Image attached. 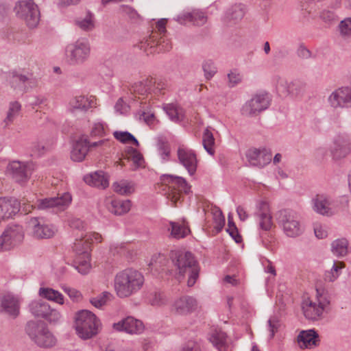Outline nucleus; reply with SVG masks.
Here are the masks:
<instances>
[{
    "label": "nucleus",
    "instance_id": "f257e3e1",
    "mask_svg": "<svg viewBox=\"0 0 351 351\" xmlns=\"http://www.w3.org/2000/svg\"><path fill=\"white\" fill-rule=\"evenodd\" d=\"M145 282L141 272L134 269H125L118 272L114 279V289L119 298H127L137 293Z\"/></svg>",
    "mask_w": 351,
    "mask_h": 351
},
{
    "label": "nucleus",
    "instance_id": "f03ea898",
    "mask_svg": "<svg viewBox=\"0 0 351 351\" xmlns=\"http://www.w3.org/2000/svg\"><path fill=\"white\" fill-rule=\"evenodd\" d=\"M169 256L176 267L178 278L180 280L186 274H188L187 285L193 287L199 273V267L193 254L189 252L174 250L171 251Z\"/></svg>",
    "mask_w": 351,
    "mask_h": 351
},
{
    "label": "nucleus",
    "instance_id": "7ed1b4c3",
    "mask_svg": "<svg viewBox=\"0 0 351 351\" xmlns=\"http://www.w3.org/2000/svg\"><path fill=\"white\" fill-rule=\"evenodd\" d=\"M99 325V320L89 311L82 310L75 316V328L77 335L81 339L93 338L98 333Z\"/></svg>",
    "mask_w": 351,
    "mask_h": 351
},
{
    "label": "nucleus",
    "instance_id": "20e7f679",
    "mask_svg": "<svg viewBox=\"0 0 351 351\" xmlns=\"http://www.w3.org/2000/svg\"><path fill=\"white\" fill-rule=\"evenodd\" d=\"M90 51L89 41L86 38H80L66 46L65 59L70 65H82L89 59Z\"/></svg>",
    "mask_w": 351,
    "mask_h": 351
},
{
    "label": "nucleus",
    "instance_id": "39448f33",
    "mask_svg": "<svg viewBox=\"0 0 351 351\" xmlns=\"http://www.w3.org/2000/svg\"><path fill=\"white\" fill-rule=\"evenodd\" d=\"M277 219L283 232L288 237H298L302 235L304 231V227L301 222L300 215L293 210H280Z\"/></svg>",
    "mask_w": 351,
    "mask_h": 351
},
{
    "label": "nucleus",
    "instance_id": "423d86ee",
    "mask_svg": "<svg viewBox=\"0 0 351 351\" xmlns=\"http://www.w3.org/2000/svg\"><path fill=\"white\" fill-rule=\"evenodd\" d=\"M25 330L29 337L40 347H51L56 343L55 337L43 324L29 322Z\"/></svg>",
    "mask_w": 351,
    "mask_h": 351
},
{
    "label": "nucleus",
    "instance_id": "0eeeda50",
    "mask_svg": "<svg viewBox=\"0 0 351 351\" xmlns=\"http://www.w3.org/2000/svg\"><path fill=\"white\" fill-rule=\"evenodd\" d=\"M14 10L16 16L23 20L29 28H35L40 21V11L32 0H23L16 3Z\"/></svg>",
    "mask_w": 351,
    "mask_h": 351
},
{
    "label": "nucleus",
    "instance_id": "6e6552de",
    "mask_svg": "<svg viewBox=\"0 0 351 351\" xmlns=\"http://www.w3.org/2000/svg\"><path fill=\"white\" fill-rule=\"evenodd\" d=\"M138 47L147 55L155 53L169 51L171 47V43L166 36H159L153 34L151 36L145 37L138 44Z\"/></svg>",
    "mask_w": 351,
    "mask_h": 351
},
{
    "label": "nucleus",
    "instance_id": "1a4fd4ad",
    "mask_svg": "<svg viewBox=\"0 0 351 351\" xmlns=\"http://www.w3.org/2000/svg\"><path fill=\"white\" fill-rule=\"evenodd\" d=\"M162 180L170 190L167 198L175 204L180 200L182 193L188 194L190 192L191 186L182 177L165 175Z\"/></svg>",
    "mask_w": 351,
    "mask_h": 351
},
{
    "label": "nucleus",
    "instance_id": "9d476101",
    "mask_svg": "<svg viewBox=\"0 0 351 351\" xmlns=\"http://www.w3.org/2000/svg\"><path fill=\"white\" fill-rule=\"evenodd\" d=\"M271 104V97L267 93H261L254 95L247 101L241 108L243 115L254 117L267 110Z\"/></svg>",
    "mask_w": 351,
    "mask_h": 351
},
{
    "label": "nucleus",
    "instance_id": "9b49d317",
    "mask_svg": "<svg viewBox=\"0 0 351 351\" xmlns=\"http://www.w3.org/2000/svg\"><path fill=\"white\" fill-rule=\"evenodd\" d=\"M22 298L12 293H5L0 295V313L12 319L20 315Z\"/></svg>",
    "mask_w": 351,
    "mask_h": 351
},
{
    "label": "nucleus",
    "instance_id": "f8f14e48",
    "mask_svg": "<svg viewBox=\"0 0 351 351\" xmlns=\"http://www.w3.org/2000/svg\"><path fill=\"white\" fill-rule=\"evenodd\" d=\"M71 201V194L64 193L57 197L38 199L35 206L39 210H49L52 209L53 211L58 212L65 210L70 205Z\"/></svg>",
    "mask_w": 351,
    "mask_h": 351
},
{
    "label": "nucleus",
    "instance_id": "ddd939ff",
    "mask_svg": "<svg viewBox=\"0 0 351 351\" xmlns=\"http://www.w3.org/2000/svg\"><path fill=\"white\" fill-rule=\"evenodd\" d=\"M329 151L334 160H340L351 154V139L346 134L335 136L330 145Z\"/></svg>",
    "mask_w": 351,
    "mask_h": 351
},
{
    "label": "nucleus",
    "instance_id": "4468645a",
    "mask_svg": "<svg viewBox=\"0 0 351 351\" xmlns=\"http://www.w3.org/2000/svg\"><path fill=\"white\" fill-rule=\"evenodd\" d=\"M177 157L178 163L184 167L190 176H193L197 171L198 162L195 151L184 145H179Z\"/></svg>",
    "mask_w": 351,
    "mask_h": 351
},
{
    "label": "nucleus",
    "instance_id": "2eb2a0df",
    "mask_svg": "<svg viewBox=\"0 0 351 351\" xmlns=\"http://www.w3.org/2000/svg\"><path fill=\"white\" fill-rule=\"evenodd\" d=\"M199 308L198 301L190 295H184L176 298L171 306V311L179 315H188Z\"/></svg>",
    "mask_w": 351,
    "mask_h": 351
},
{
    "label": "nucleus",
    "instance_id": "dca6fc26",
    "mask_svg": "<svg viewBox=\"0 0 351 351\" xmlns=\"http://www.w3.org/2000/svg\"><path fill=\"white\" fill-rule=\"evenodd\" d=\"M8 171L16 182L23 183L29 179L34 171V165L32 162L12 161L8 165Z\"/></svg>",
    "mask_w": 351,
    "mask_h": 351
},
{
    "label": "nucleus",
    "instance_id": "f3484780",
    "mask_svg": "<svg viewBox=\"0 0 351 351\" xmlns=\"http://www.w3.org/2000/svg\"><path fill=\"white\" fill-rule=\"evenodd\" d=\"M328 102L335 109L348 107L351 103V88L342 86L335 89L329 95Z\"/></svg>",
    "mask_w": 351,
    "mask_h": 351
},
{
    "label": "nucleus",
    "instance_id": "a211bd4d",
    "mask_svg": "<svg viewBox=\"0 0 351 351\" xmlns=\"http://www.w3.org/2000/svg\"><path fill=\"white\" fill-rule=\"evenodd\" d=\"M254 217L260 230L267 232L273 227L272 216L267 202L261 201L258 204Z\"/></svg>",
    "mask_w": 351,
    "mask_h": 351
},
{
    "label": "nucleus",
    "instance_id": "6ab92c4d",
    "mask_svg": "<svg viewBox=\"0 0 351 351\" xmlns=\"http://www.w3.org/2000/svg\"><path fill=\"white\" fill-rule=\"evenodd\" d=\"M28 223L34 237L38 239L51 238L56 231L53 226L45 224L43 218H32Z\"/></svg>",
    "mask_w": 351,
    "mask_h": 351
},
{
    "label": "nucleus",
    "instance_id": "aec40b11",
    "mask_svg": "<svg viewBox=\"0 0 351 351\" xmlns=\"http://www.w3.org/2000/svg\"><path fill=\"white\" fill-rule=\"evenodd\" d=\"M113 328L117 331H124L129 334L139 335L144 330L143 323L133 317H127L113 324Z\"/></svg>",
    "mask_w": 351,
    "mask_h": 351
},
{
    "label": "nucleus",
    "instance_id": "412c9836",
    "mask_svg": "<svg viewBox=\"0 0 351 351\" xmlns=\"http://www.w3.org/2000/svg\"><path fill=\"white\" fill-rule=\"evenodd\" d=\"M102 240L101 234L97 232H82L81 234L75 239V241L73 245V250L77 256H82V253L77 252L76 248L86 250L89 252L90 245L93 243H100Z\"/></svg>",
    "mask_w": 351,
    "mask_h": 351
},
{
    "label": "nucleus",
    "instance_id": "4be33fe9",
    "mask_svg": "<svg viewBox=\"0 0 351 351\" xmlns=\"http://www.w3.org/2000/svg\"><path fill=\"white\" fill-rule=\"evenodd\" d=\"M246 157L252 166L263 167L271 160V154L266 149H250L246 153Z\"/></svg>",
    "mask_w": 351,
    "mask_h": 351
},
{
    "label": "nucleus",
    "instance_id": "5701e85b",
    "mask_svg": "<svg viewBox=\"0 0 351 351\" xmlns=\"http://www.w3.org/2000/svg\"><path fill=\"white\" fill-rule=\"evenodd\" d=\"M332 203L330 197L325 194H317L312 199L314 211L322 215H333Z\"/></svg>",
    "mask_w": 351,
    "mask_h": 351
},
{
    "label": "nucleus",
    "instance_id": "b1692460",
    "mask_svg": "<svg viewBox=\"0 0 351 351\" xmlns=\"http://www.w3.org/2000/svg\"><path fill=\"white\" fill-rule=\"evenodd\" d=\"M71 111L80 110L86 112L90 108H95L97 100L94 96L78 95L73 97L69 103Z\"/></svg>",
    "mask_w": 351,
    "mask_h": 351
},
{
    "label": "nucleus",
    "instance_id": "393cba45",
    "mask_svg": "<svg viewBox=\"0 0 351 351\" xmlns=\"http://www.w3.org/2000/svg\"><path fill=\"white\" fill-rule=\"evenodd\" d=\"M319 337L315 329L302 330L298 336V346L302 349H311L319 343Z\"/></svg>",
    "mask_w": 351,
    "mask_h": 351
},
{
    "label": "nucleus",
    "instance_id": "a878e982",
    "mask_svg": "<svg viewBox=\"0 0 351 351\" xmlns=\"http://www.w3.org/2000/svg\"><path fill=\"white\" fill-rule=\"evenodd\" d=\"M19 211V203L14 199L0 197V221L12 218Z\"/></svg>",
    "mask_w": 351,
    "mask_h": 351
},
{
    "label": "nucleus",
    "instance_id": "bb28decb",
    "mask_svg": "<svg viewBox=\"0 0 351 351\" xmlns=\"http://www.w3.org/2000/svg\"><path fill=\"white\" fill-rule=\"evenodd\" d=\"M7 80L14 90L23 93L27 89V84L29 83V77L16 71H13L8 75Z\"/></svg>",
    "mask_w": 351,
    "mask_h": 351
},
{
    "label": "nucleus",
    "instance_id": "cd10ccee",
    "mask_svg": "<svg viewBox=\"0 0 351 351\" xmlns=\"http://www.w3.org/2000/svg\"><path fill=\"white\" fill-rule=\"evenodd\" d=\"M302 308L305 317L311 320H317L320 319L324 311L322 310V308L317 304V302L310 298H306L303 300Z\"/></svg>",
    "mask_w": 351,
    "mask_h": 351
},
{
    "label": "nucleus",
    "instance_id": "c85d7f7f",
    "mask_svg": "<svg viewBox=\"0 0 351 351\" xmlns=\"http://www.w3.org/2000/svg\"><path fill=\"white\" fill-rule=\"evenodd\" d=\"M84 182L88 185L104 189L109 185L108 176L102 171H97L84 177Z\"/></svg>",
    "mask_w": 351,
    "mask_h": 351
},
{
    "label": "nucleus",
    "instance_id": "c756f323",
    "mask_svg": "<svg viewBox=\"0 0 351 351\" xmlns=\"http://www.w3.org/2000/svg\"><path fill=\"white\" fill-rule=\"evenodd\" d=\"M88 152V141L80 138L73 145L71 152V158L75 162L82 161Z\"/></svg>",
    "mask_w": 351,
    "mask_h": 351
},
{
    "label": "nucleus",
    "instance_id": "7c9ffc66",
    "mask_svg": "<svg viewBox=\"0 0 351 351\" xmlns=\"http://www.w3.org/2000/svg\"><path fill=\"white\" fill-rule=\"evenodd\" d=\"M78 252L82 253V256H77L75 261V267L79 273L82 274H86L90 269V254L86 250H81L76 248Z\"/></svg>",
    "mask_w": 351,
    "mask_h": 351
},
{
    "label": "nucleus",
    "instance_id": "2f4dec72",
    "mask_svg": "<svg viewBox=\"0 0 351 351\" xmlns=\"http://www.w3.org/2000/svg\"><path fill=\"white\" fill-rule=\"evenodd\" d=\"M11 245L14 247L23 239V232L21 226L18 225L9 226L3 232Z\"/></svg>",
    "mask_w": 351,
    "mask_h": 351
},
{
    "label": "nucleus",
    "instance_id": "473e14b6",
    "mask_svg": "<svg viewBox=\"0 0 351 351\" xmlns=\"http://www.w3.org/2000/svg\"><path fill=\"white\" fill-rule=\"evenodd\" d=\"M153 78H147L135 82L130 88L132 94L136 96H145L149 94L152 90Z\"/></svg>",
    "mask_w": 351,
    "mask_h": 351
},
{
    "label": "nucleus",
    "instance_id": "72a5a7b5",
    "mask_svg": "<svg viewBox=\"0 0 351 351\" xmlns=\"http://www.w3.org/2000/svg\"><path fill=\"white\" fill-rule=\"evenodd\" d=\"M132 202L129 199H113L108 206V210L116 215L127 213L131 208Z\"/></svg>",
    "mask_w": 351,
    "mask_h": 351
},
{
    "label": "nucleus",
    "instance_id": "f704fd0d",
    "mask_svg": "<svg viewBox=\"0 0 351 351\" xmlns=\"http://www.w3.org/2000/svg\"><path fill=\"white\" fill-rule=\"evenodd\" d=\"M226 337L224 332L215 329L210 332L208 339L218 351H225Z\"/></svg>",
    "mask_w": 351,
    "mask_h": 351
},
{
    "label": "nucleus",
    "instance_id": "c9c22d12",
    "mask_svg": "<svg viewBox=\"0 0 351 351\" xmlns=\"http://www.w3.org/2000/svg\"><path fill=\"white\" fill-rule=\"evenodd\" d=\"M29 309L34 317L44 318L49 311V304L42 300H34L29 304Z\"/></svg>",
    "mask_w": 351,
    "mask_h": 351
},
{
    "label": "nucleus",
    "instance_id": "e433bc0d",
    "mask_svg": "<svg viewBox=\"0 0 351 351\" xmlns=\"http://www.w3.org/2000/svg\"><path fill=\"white\" fill-rule=\"evenodd\" d=\"M38 294L40 297L48 300L53 301L60 304L64 303V296L59 291L48 287H41L39 289Z\"/></svg>",
    "mask_w": 351,
    "mask_h": 351
},
{
    "label": "nucleus",
    "instance_id": "4c0bfd02",
    "mask_svg": "<svg viewBox=\"0 0 351 351\" xmlns=\"http://www.w3.org/2000/svg\"><path fill=\"white\" fill-rule=\"evenodd\" d=\"M332 254L337 257L346 256L348 252V241L345 238L337 239L331 243Z\"/></svg>",
    "mask_w": 351,
    "mask_h": 351
},
{
    "label": "nucleus",
    "instance_id": "58836bf2",
    "mask_svg": "<svg viewBox=\"0 0 351 351\" xmlns=\"http://www.w3.org/2000/svg\"><path fill=\"white\" fill-rule=\"evenodd\" d=\"M169 230L171 237L177 239L185 237L190 232L189 227L184 222H171Z\"/></svg>",
    "mask_w": 351,
    "mask_h": 351
},
{
    "label": "nucleus",
    "instance_id": "ea45409f",
    "mask_svg": "<svg viewBox=\"0 0 351 351\" xmlns=\"http://www.w3.org/2000/svg\"><path fill=\"white\" fill-rule=\"evenodd\" d=\"M75 23L82 30L90 32L95 27V16L92 13L88 12L84 18L77 19Z\"/></svg>",
    "mask_w": 351,
    "mask_h": 351
},
{
    "label": "nucleus",
    "instance_id": "a19ab883",
    "mask_svg": "<svg viewBox=\"0 0 351 351\" xmlns=\"http://www.w3.org/2000/svg\"><path fill=\"white\" fill-rule=\"evenodd\" d=\"M344 263L343 262L334 261L331 269L325 272L324 280L330 282L335 281L341 275Z\"/></svg>",
    "mask_w": 351,
    "mask_h": 351
},
{
    "label": "nucleus",
    "instance_id": "79ce46f5",
    "mask_svg": "<svg viewBox=\"0 0 351 351\" xmlns=\"http://www.w3.org/2000/svg\"><path fill=\"white\" fill-rule=\"evenodd\" d=\"M245 14V6L237 4L232 6L226 12V17L230 21L237 22L243 19Z\"/></svg>",
    "mask_w": 351,
    "mask_h": 351
},
{
    "label": "nucleus",
    "instance_id": "37998d69",
    "mask_svg": "<svg viewBox=\"0 0 351 351\" xmlns=\"http://www.w3.org/2000/svg\"><path fill=\"white\" fill-rule=\"evenodd\" d=\"M164 110L171 121L177 123L182 120L183 113L182 108L169 104L164 106Z\"/></svg>",
    "mask_w": 351,
    "mask_h": 351
},
{
    "label": "nucleus",
    "instance_id": "c03bdc74",
    "mask_svg": "<svg viewBox=\"0 0 351 351\" xmlns=\"http://www.w3.org/2000/svg\"><path fill=\"white\" fill-rule=\"evenodd\" d=\"M21 110V105L19 101H15L10 103L7 116L4 120L6 125H9L14 121L19 115Z\"/></svg>",
    "mask_w": 351,
    "mask_h": 351
},
{
    "label": "nucleus",
    "instance_id": "a18cd8bd",
    "mask_svg": "<svg viewBox=\"0 0 351 351\" xmlns=\"http://www.w3.org/2000/svg\"><path fill=\"white\" fill-rule=\"evenodd\" d=\"M112 187L116 193L121 195H129L134 191L133 184L126 180L114 182Z\"/></svg>",
    "mask_w": 351,
    "mask_h": 351
},
{
    "label": "nucleus",
    "instance_id": "49530a36",
    "mask_svg": "<svg viewBox=\"0 0 351 351\" xmlns=\"http://www.w3.org/2000/svg\"><path fill=\"white\" fill-rule=\"evenodd\" d=\"M202 143L204 148L205 150L210 154V155H214L215 150H214V145H215V138L213 136V133L210 132V130L208 128H206L203 134V139H202Z\"/></svg>",
    "mask_w": 351,
    "mask_h": 351
},
{
    "label": "nucleus",
    "instance_id": "de8ad7c7",
    "mask_svg": "<svg viewBox=\"0 0 351 351\" xmlns=\"http://www.w3.org/2000/svg\"><path fill=\"white\" fill-rule=\"evenodd\" d=\"M112 298V294L108 291H104L101 294L92 298L90 302L96 308H100L106 305L107 302Z\"/></svg>",
    "mask_w": 351,
    "mask_h": 351
},
{
    "label": "nucleus",
    "instance_id": "09e8293b",
    "mask_svg": "<svg viewBox=\"0 0 351 351\" xmlns=\"http://www.w3.org/2000/svg\"><path fill=\"white\" fill-rule=\"evenodd\" d=\"M158 154L160 158L167 162L170 160L171 157V146L167 141L160 140L157 145Z\"/></svg>",
    "mask_w": 351,
    "mask_h": 351
},
{
    "label": "nucleus",
    "instance_id": "8fccbe9b",
    "mask_svg": "<svg viewBox=\"0 0 351 351\" xmlns=\"http://www.w3.org/2000/svg\"><path fill=\"white\" fill-rule=\"evenodd\" d=\"M108 128L106 123L98 120L93 123L91 127L90 134L92 136H103L107 134Z\"/></svg>",
    "mask_w": 351,
    "mask_h": 351
},
{
    "label": "nucleus",
    "instance_id": "3c124183",
    "mask_svg": "<svg viewBox=\"0 0 351 351\" xmlns=\"http://www.w3.org/2000/svg\"><path fill=\"white\" fill-rule=\"evenodd\" d=\"M113 135L117 140L121 143H126L132 142L136 147L139 145L137 139L128 132L115 131Z\"/></svg>",
    "mask_w": 351,
    "mask_h": 351
},
{
    "label": "nucleus",
    "instance_id": "603ef678",
    "mask_svg": "<svg viewBox=\"0 0 351 351\" xmlns=\"http://www.w3.org/2000/svg\"><path fill=\"white\" fill-rule=\"evenodd\" d=\"M149 302L152 306H161L167 303V298L161 292H153L149 295Z\"/></svg>",
    "mask_w": 351,
    "mask_h": 351
},
{
    "label": "nucleus",
    "instance_id": "864d4df0",
    "mask_svg": "<svg viewBox=\"0 0 351 351\" xmlns=\"http://www.w3.org/2000/svg\"><path fill=\"white\" fill-rule=\"evenodd\" d=\"M275 80L276 81V89L278 92L283 96H289L290 95V82L279 76H276Z\"/></svg>",
    "mask_w": 351,
    "mask_h": 351
},
{
    "label": "nucleus",
    "instance_id": "5fc2aeb1",
    "mask_svg": "<svg viewBox=\"0 0 351 351\" xmlns=\"http://www.w3.org/2000/svg\"><path fill=\"white\" fill-rule=\"evenodd\" d=\"M213 220L215 223V228L220 231L225 225V217L222 211L217 207L212 208Z\"/></svg>",
    "mask_w": 351,
    "mask_h": 351
},
{
    "label": "nucleus",
    "instance_id": "6e6d98bb",
    "mask_svg": "<svg viewBox=\"0 0 351 351\" xmlns=\"http://www.w3.org/2000/svg\"><path fill=\"white\" fill-rule=\"evenodd\" d=\"M316 298L315 302H317V304L322 308V310H325V308L330 304V299L328 294L325 292L324 290L316 289Z\"/></svg>",
    "mask_w": 351,
    "mask_h": 351
},
{
    "label": "nucleus",
    "instance_id": "4d7b16f0",
    "mask_svg": "<svg viewBox=\"0 0 351 351\" xmlns=\"http://www.w3.org/2000/svg\"><path fill=\"white\" fill-rule=\"evenodd\" d=\"M204 76L207 80L211 79L217 72V68L211 60L204 61L202 64Z\"/></svg>",
    "mask_w": 351,
    "mask_h": 351
},
{
    "label": "nucleus",
    "instance_id": "13d9d810",
    "mask_svg": "<svg viewBox=\"0 0 351 351\" xmlns=\"http://www.w3.org/2000/svg\"><path fill=\"white\" fill-rule=\"evenodd\" d=\"M167 262V260L164 255L158 254L157 256H154L152 258L151 262L149 263V266L152 267V269H154L158 270V267H162L161 269L163 270L162 267Z\"/></svg>",
    "mask_w": 351,
    "mask_h": 351
},
{
    "label": "nucleus",
    "instance_id": "bf43d9fd",
    "mask_svg": "<svg viewBox=\"0 0 351 351\" xmlns=\"http://www.w3.org/2000/svg\"><path fill=\"white\" fill-rule=\"evenodd\" d=\"M341 34L344 36L351 35V17L346 18L339 25Z\"/></svg>",
    "mask_w": 351,
    "mask_h": 351
},
{
    "label": "nucleus",
    "instance_id": "052dcab7",
    "mask_svg": "<svg viewBox=\"0 0 351 351\" xmlns=\"http://www.w3.org/2000/svg\"><path fill=\"white\" fill-rule=\"evenodd\" d=\"M207 21V16L199 10H193V19L191 23L195 25H202Z\"/></svg>",
    "mask_w": 351,
    "mask_h": 351
},
{
    "label": "nucleus",
    "instance_id": "680f3d73",
    "mask_svg": "<svg viewBox=\"0 0 351 351\" xmlns=\"http://www.w3.org/2000/svg\"><path fill=\"white\" fill-rule=\"evenodd\" d=\"M130 110V106L128 104L124 101L123 98H119L115 105H114V110L117 114H125L128 112Z\"/></svg>",
    "mask_w": 351,
    "mask_h": 351
},
{
    "label": "nucleus",
    "instance_id": "e2e57ef3",
    "mask_svg": "<svg viewBox=\"0 0 351 351\" xmlns=\"http://www.w3.org/2000/svg\"><path fill=\"white\" fill-rule=\"evenodd\" d=\"M228 85L234 87L242 81L241 75L236 71H232L228 74Z\"/></svg>",
    "mask_w": 351,
    "mask_h": 351
},
{
    "label": "nucleus",
    "instance_id": "0e129e2a",
    "mask_svg": "<svg viewBox=\"0 0 351 351\" xmlns=\"http://www.w3.org/2000/svg\"><path fill=\"white\" fill-rule=\"evenodd\" d=\"M166 23L167 19H162L156 23L157 31H153L148 36H151L153 34H157L159 36H166Z\"/></svg>",
    "mask_w": 351,
    "mask_h": 351
},
{
    "label": "nucleus",
    "instance_id": "69168bd1",
    "mask_svg": "<svg viewBox=\"0 0 351 351\" xmlns=\"http://www.w3.org/2000/svg\"><path fill=\"white\" fill-rule=\"evenodd\" d=\"M126 251V244L124 243H114L110 246V252L113 255L123 254Z\"/></svg>",
    "mask_w": 351,
    "mask_h": 351
},
{
    "label": "nucleus",
    "instance_id": "338daca9",
    "mask_svg": "<svg viewBox=\"0 0 351 351\" xmlns=\"http://www.w3.org/2000/svg\"><path fill=\"white\" fill-rule=\"evenodd\" d=\"M61 318L60 313L56 309L51 308L49 306V311L47 312L46 317L44 319L49 321L50 323H56Z\"/></svg>",
    "mask_w": 351,
    "mask_h": 351
},
{
    "label": "nucleus",
    "instance_id": "774afa93",
    "mask_svg": "<svg viewBox=\"0 0 351 351\" xmlns=\"http://www.w3.org/2000/svg\"><path fill=\"white\" fill-rule=\"evenodd\" d=\"M153 82L152 92L155 93H160L161 90H165L167 86V82L161 79H153Z\"/></svg>",
    "mask_w": 351,
    "mask_h": 351
}]
</instances>
